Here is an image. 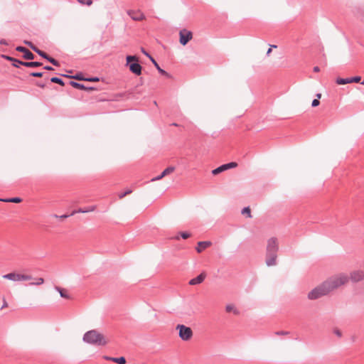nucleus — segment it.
Returning a JSON list of instances; mask_svg holds the SVG:
<instances>
[{"label": "nucleus", "instance_id": "obj_1", "mask_svg": "<svg viewBox=\"0 0 364 364\" xmlns=\"http://www.w3.org/2000/svg\"><path fill=\"white\" fill-rule=\"evenodd\" d=\"M348 282V275L343 273L335 274L325 281L330 292L347 284Z\"/></svg>", "mask_w": 364, "mask_h": 364}, {"label": "nucleus", "instance_id": "obj_2", "mask_svg": "<svg viewBox=\"0 0 364 364\" xmlns=\"http://www.w3.org/2000/svg\"><path fill=\"white\" fill-rule=\"evenodd\" d=\"M83 341L87 343L98 346H105L109 343V340L96 330L86 332L83 336Z\"/></svg>", "mask_w": 364, "mask_h": 364}, {"label": "nucleus", "instance_id": "obj_3", "mask_svg": "<svg viewBox=\"0 0 364 364\" xmlns=\"http://www.w3.org/2000/svg\"><path fill=\"white\" fill-rule=\"evenodd\" d=\"M125 65L129 71L136 75L141 74L142 67L139 63V58L136 55H127Z\"/></svg>", "mask_w": 364, "mask_h": 364}, {"label": "nucleus", "instance_id": "obj_4", "mask_svg": "<svg viewBox=\"0 0 364 364\" xmlns=\"http://www.w3.org/2000/svg\"><path fill=\"white\" fill-rule=\"evenodd\" d=\"M4 279L13 282H29L33 279L31 274H26L23 272L14 271L2 276Z\"/></svg>", "mask_w": 364, "mask_h": 364}, {"label": "nucleus", "instance_id": "obj_5", "mask_svg": "<svg viewBox=\"0 0 364 364\" xmlns=\"http://www.w3.org/2000/svg\"><path fill=\"white\" fill-rule=\"evenodd\" d=\"M330 293L325 282L313 289L308 294V298L311 300L317 299Z\"/></svg>", "mask_w": 364, "mask_h": 364}, {"label": "nucleus", "instance_id": "obj_6", "mask_svg": "<svg viewBox=\"0 0 364 364\" xmlns=\"http://www.w3.org/2000/svg\"><path fill=\"white\" fill-rule=\"evenodd\" d=\"M176 329L178 331L179 338L183 341H190L193 336L192 329L183 324H178Z\"/></svg>", "mask_w": 364, "mask_h": 364}, {"label": "nucleus", "instance_id": "obj_7", "mask_svg": "<svg viewBox=\"0 0 364 364\" xmlns=\"http://www.w3.org/2000/svg\"><path fill=\"white\" fill-rule=\"evenodd\" d=\"M279 249V240L277 237H271L267 240L266 252H278Z\"/></svg>", "mask_w": 364, "mask_h": 364}, {"label": "nucleus", "instance_id": "obj_8", "mask_svg": "<svg viewBox=\"0 0 364 364\" xmlns=\"http://www.w3.org/2000/svg\"><path fill=\"white\" fill-rule=\"evenodd\" d=\"M277 252H265V263L268 267H273L277 265Z\"/></svg>", "mask_w": 364, "mask_h": 364}, {"label": "nucleus", "instance_id": "obj_9", "mask_svg": "<svg viewBox=\"0 0 364 364\" xmlns=\"http://www.w3.org/2000/svg\"><path fill=\"white\" fill-rule=\"evenodd\" d=\"M180 36V43L183 46L187 44V43L191 41L193 38V33L191 31H188L186 29H183L179 32Z\"/></svg>", "mask_w": 364, "mask_h": 364}, {"label": "nucleus", "instance_id": "obj_10", "mask_svg": "<svg viewBox=\"0 0 364 364\" xmlns=\"http://www.w3.org/2000/svg\"><path fill=\"white\" fill-rule=\"evenodd\" d=\"M349 279L353 282H359L364 279V271L363 270H355L350 273L348 276Z\"/></svg>", "mask_w": 364, "mask_h": 364}, {"label": "nucleus", "instance_id": "obj_11", "mask_svg": "<svg viewBox=\"0 0 364 364\" xmlns=\"http://www.w3.org/2000/svg\"><path fill=\"white\" fill-rule=\"evenodd\" d=\"M127 14L134 21H142L145 18L144 14L139 10H129L127 11Z\"/></svg>", "mask_w": 364, "mask_h": 364}, {"label": "nucleus", "instance_id": "obj_12", "mask_svg": "<svg viewBox=\"0 0 364 364\" xmlns=\"http://www.w3.org/2000/svg\"><path fill=\"white\" fill-rule=\"evenodd\" d=\"M205 277H206V274L205 272H202L198 277L191 279L189 281V284L190 285L199 284L202 283L204 281Z\"/></svg>", "mask_w": 364, "mask_h": 364}, {"label": "nucleus", "instance_id": "obj_13", "mask_svg": "<svg viewBox=\"0 0 364 364\" xmlns=\"http://www.w3.org/2000/svg\"><path fill=\"white\" fill-rule=\"evenodd\" d=\"M16 50L23 53V58L25 59L32 60L34 58L33 54L24 47L18 46L16 48Z\"/></svg>", "mask_w": 364, "mask_h": 364}, {"label": "nucleus", "instance_id": "obj_14", "mask_svg": "<svg viewBox=\"0 0 364 364\" xmlns=\"http://www.w3.org/2000/svg\"><path fill=\"white\" fill-rule=\"evenodd\" d=\"M211 245V242L208 241L199 242L196 247V251L200 253L203 252L205 249L210 247Z\"/></svg>", "mask_w": 364, "mask_h": 364}, {"label": "nucleus", "instance_id": "obj_15", "mask_svg": "<svg viewBox=\"0 0 364 364\" xmlns=\"http://www.w3.org/2000/svg\"><path fill=\"white\" fill-rule=\"evenodd\" d=\"M225 311L228 313H232L234 315H239L240 311L234 304H230L226 305Z\"/></svg>", "mask_w": 364, "mask_h": 364}, {"label": "nucleus", "instance_id": "obj_16", "mask_svg": "<svg viewBox=\"0 0 364 364\" xmlns=\"http://www.w3.org/2000/svg\"><path fill=\"white\" fill-rule=\"evenodd\" d=\"M18 64H21L26 67H38L42 65L41 63L39 62H22L20 60H16Z\"/></svg>", "mask_w": 364, "mask_h": 364}, {"label": "nucleus", "instance_id": "obj_17", "mask_svg": "<svg viewBox=\"0 0 364 364\" xmlns=\"http://www.w3.org/2000/svg\"><path fill=\"white\" fill-rule=\"evenodd\" d=\"M55 289L60 293V296L63 297V298H65V299H70V295H69V293H68V291L65 289H62L60 287H55Z\"/></svg>", "mask_w": 364, "mask_h": 364}, {"label": "nucleus", "instance_id": "obj_18", "mask_svg": "<svg viewBox=\"0 0 364 364\" xmlns=\"http://www.w3.org/2000/svg\"><path fill=\"white\" fill-rule=\"evenodd\" d=\"M150 60L153 63L154 66L156 68V69L159 70V73H161L162 75H168V73L159 67V64L156 63V61L152 57H150Z\"/></svg>", "mask_w": 364, "mask_h": 364}, {"label": "nucleus", "instance_id": "obj_19", "mask_svg": "<svg viewBox=\"0 0 364 364\" xmlns=\"http://www.w3.org/2000/svg\"><path fill=\"white\" fill-rule=\"evenodd\" d=\"M336 83L338 85H346V84H348V83H350V78H341V77H338L336 79Z\"/></svg>", "mask_w": 364, "mask_h": 364}, {"label": "nucleus", "instance_id": "obj_20", "mask_svg": "<svg viewBox=\"0 0 364 364\" xmlns=\"http://www.w3.org/2000/svg\"><path fill=\"white\" fill-rule=\"evenodd\" d=\"M175 170V168L173 166H169L166 168L163 172H162V176H166L171 173H173Z\"/></svg>", "mask_w": 364, "mask_h": 364}, {"label": "nucleus", "instance_id": "obj_21", "mask_svg": "<svg viewBox=\"0 0 364 364\" xmlns=\"http://www.w3.org/2000/svg\"><path fill=\"white\" fill-rule=\"evenodd\" d=\"M112 361L117 363L118 364H125L126 363V359L124 357L114 358L113 359H112Z\"/></svg>", "mask_w": 364, "mask_h": 364}, {"label": "nucleus", "instance_id": "obj_22", "mask_svg": "<svg viewBox=\"0 0 364 364\" xmlns=\"http://www.w3.org/2000/svg\"><path fill=\"white\" fill-rule=\"evenodd\" d=\"M95 209H96V206L92 205V206L89 207L87 209H80L77 212L85 213H88V212H93L95 210Z\"/></svg>", "mask_w": 364, "mask_h": 364}, {"label": "nucleus", "instance_id": "obj_23", "mask_svg": "<svg viewBox=\"0 0 364 364\" xmlns=\"http://www.w3.org/2000/svg\"><path fill=\"white\" fill-rule=\"evenodd\" d=\"M44 283V279L41 277L35 279V281L33 282H31V285H41Z\"/></svg>", "mask_w": 364, "mask_h": 364}, {"label": "nucleus", "instance_id": "obj_24", "mask_svg": "<svg viewBox=\"0 0 364 364\" xmlns=\"http://www.w3.org/2000/svg\"><path fill=\"white\" fill-rule=\"evenodd\" d=\"M223 166L225 167V170H228L229 168H235L237 166V164L236 162H230L226 164H223Z\"/></svg>", "mask_w": 364, "mask_h": 364}, {"label": "nucleus", "instance_id": "obj_25", "mask_svg": "<svg viewBox=\"0 0 364 364\" xmlns=\"http://www.w3.org/2000/svg\"><path fill=\"white\" fill-rule=\"evenodd\" d=\"M224 171H225V167L223 166V165H222V166L218 167L217 168L213 170L212 171V173L213 175H217V174H219V173H220L221 172H223Z\"/></svg>", "mask_w": 364, "mask_h": 364}, {"label": "nucleus", "instance_id": "obj_26", "mask_svg": "<svg viewBox=\"0 0 364 364\" xmlns=\"http://www.w3.org/2000/svg\"><path fill=\"white\" fill-rule=\"evenodd\" d=\"M33 50L35 52H36L38 55L42 56L43 58H44L46 59L48 58V55L46 53H44L43 51L39 50L38 48H33Z\"/></svg>", "mask_w": 364, "mask_h": 364}, {"label": "nucleus", "instance_id": "obj_27", "mask_svg": "<svg viewBox=\"0 0 364 364\" xmlns=\"http://www.w3.org/2000/svg\"><path fill=\"white\" fill-rule=\"evenodd\" d=\"M242 214L246 215L247 217H248L250 218H252L251 210L249 207H246V208H243L242 210Z\"/></svg>", "mask_w": 364, "mask_h": 364}, {"label": "nucleus", "instance_id": "obj_28", "mask_svg": "<svg viewBox=\"0 0 364 364\" xmlns=\"http://www.w3.org/2000/svg\"><path fill=\"white\" fill-rule=\"evenodd\" d=\"M70 85L73 87H75V88H77V89H80V90H83L85 89V87L82 84H80V83H77V82H73V81H71L70 82Z\"/></svg>", "mask_w": 364, "mask_h": 364}, {"label": "nucleus", "instance_id": "obj_29", "mask_svg": "<svg viewBox=\"0 0 364 364\" xmlns=\"http://www.w3.org/2000/svg\"><path fill=\"white\" fill-rule=\"evenodd\" d=\"M50 81L52 82H54V83H58L60 85H64V82H63V80L58 77H53L50 79Z\"/></svg>", "mask_w": 364, "mask_h": 364}, {"label": "nucleus", "instance_id": "obj_30", "mask_svg": "<svg viewBox=\"0 0 364 364\" xmlns=\"http://www.w3.org/2000/svg\"><path fill=\"white\" fill-rule=\"evenodd\" d=\"M77 1L82 5L86 4L87 6H91L92 4V0H77Z\"/></svg>", "mask_w": 364, "mask_h": 364}, {"label": "nucleus", "instance_id": "obj_31", "mask_svg": "<svg viewBox=\"0 0 364 364\" xmlns=\"http://www.w3.org/2000/svg\"><path fill=\"white\" fill-rule=\"evenodd\" d=\"M333 333L336 335L338 338H341L343 336L342 331L338 328L333 329Z\"/></svg>", "mask_w": 364, "mask_h": 364}, {"label": "nucleus", "instance_id": "obj_32", "mask_svg": "<svg viewBox=\"0 0 364 364\" xmlns=\"http://www.w3.org/2000/svg\"><path fill=\"white\" fill-rule=\"evenodd\" d=\"M350 83H353V82H360V80H361V77L360 76H355V77H350Z\"/></svg>", "mask_w": 364, "mask_h": 364}, {"label": "nucleus", "instance_id": "obj_33", "mask_svg": "<svg viewBox=\"0 0 364 364\" xmlns=\"http://www.w3.org/2000/svg\"><path fill=\"white\" fill-rule=\"evenodd\" d=\"M47 60L51 63L53 65H55V66H59V63L55 60L54 58H50L48 56V58H47Z\"/></svg>", "mask_w": 364, "mask_h": 364}, {"label": "nucleus", "instance_id": "obj_34", "mask_svg": "<svg viewBox=\"0 0 364 364\" xmlns=\"http://www.w3.org/2000/svg\"><path fill=\"white\" fill-rule=\"evenodd\" d=\"M132 193V191L131 190H127V191H125L124 193H120L119 195V198L120 199L123 198L124 197H125L127 195H129Z\"/></svg>", "mask_w": 364, "mask_h": 364}, {"label": "nucleus", "instance_id": "obj_35", "mask_svg": "<svg viewBox=\"0 0 364 364\" xmlns=\"http://www.w3.org/2000/svg\"><path fill=\"white\" fill-rule=\"evenodd\" d=\"M10 201H11V203H21L22 201V200L20 198H10Z\"/></svg>", "mask_w": 364, "mask_h": 364}, {"label": "nucleus", "instance_id": "obj_36", "mask_svg": "<svg viewBox=\"0 0 364 364\" xmlns=\"http://www.w3.org/2000/svg\"><path fill=\"white\" fill-rule=\"evenodd\" d=\"M31 75L33 76V77H41L43 76V73H31Z\"/></svg>", "mask_w": 364, "mask_h": 364}, {"label": "nucleus", "instance_id": "obj_37", "mask_svg": "<svg viewBox=\"0 0 364 364\" xmlns=\"http://www.w3.org/2000/svg\"><path fill=\"white\" fill-rule=\"evenodd\" d=\"M319 100L318 99H315L313 100L311 105L312 107H317L318 105H319Z\"/></svg>", "mask_w": 364, "mask_h": 364}, {"label": "nucleus", "instance_id": "obj_38", "mask_svg": "<svg viewBox=\"0 0 364 364\" xmlns=\"http://www.w3.org/2000/svg\"><path fill=\"white\" fill-rule=\"evenodd\" d=\"M8 307V303L7 301H6L5 298H3V305L1 308V309H4L5 308H7Z\"/></svg>", "mask_w": 364, "mask_h": 364}, {"label": "nucleus", "instance_id": "obj_39", "mask_svg": "<svg viewBox=\"0 0 364 364\" xmlns=\"http://www.w3.org/2000/svg\"><path fill=\"white\" fill-rule=\"evenodd\" d=\"M181 235L183 239H187L190 237L191 235L188 232H181Z\"/></svg>", "mask_w": 364, "mask_h": 364}, {"label": "nucleus", "instance_id": "obj_40", "mask_svg": "<svg viewBox=\"0 0 364 364\" xmlns=\"http://www.w3.org/2000/svg\"><path fill=\"white\" fill-rule=\"evenodd\" d=\"M26 45H28L33 50V48H36L31 42L30 41H25L24 42Z\"/></svg>", "mask_w": 364, "mask_h": 364}, {"label": "nucleus", "instance_id": "obj_41", "mask_svg": "<svg viewBox=\"0 0 364 364\" xmlns=\"http://www.w3.org/2000/svg\"><path fill=\"white\" fill-rule=\"evenodd\" d=\"M164 176H162V173H161V175L158 176L156 178H154L151 181H159V180H161V178H163Z\"/></svg>", "mask_w": 364, "mask_h": 364}, {"label": "nucleus", "instance_id": "obj_42", "mask_svg": "<svg viewBox=\"0 0 364 364\" xmlns=\"http://www.w3.org/2000/svg\"><path fill=\"white\" fill-rule=\"evenodd\" d=\"M141 52L145 55H146L149 59H150V57H151L144 48H141Z\"/></svg>", "mask_w": 364, "mask_h": 364}, {"label": "nucleus", "instance_id": "obj_43", "mask_svg": "<svg viewBox=\"0 0 364 364\" xmlns=\"http://www.w3.org/2000/svg\"><path fill=\"white\" fill-rule=\"evenodd\" d=\"M4 57L6 59H7V60H10V61L16 62V59H14V58H11V57H9V56H4Z\"/></svg>", "mask_w": 364, "mask_h": 364}, {"label": "nucleus", "instance_id": "obj_44", "mask_svg": "<svg viewBox=\"0 0 364 364\" xmlns=\"http://www.w3.org/2000/svg\"><path fill=\"white\" fill-rule=\"evenodd\" d=\"M277 46H271V47L268 49L267 52V55H269L270 53L272 52V48H276Z\"/></svg>", "mask_w": 364, "mask_h": 364}, {"label": "nucleus", "instance_id": "obj_45", "mask_svg": "<svg viewBox=\"0 0 364 364\" xmlns=\"http://www.w3.org/2000/svg\"><path fill=\"white\" fill-rule=\"evenodd\" d=\"M1 201L6 202V203H11L10 198L6 199H0Z\"/></svg>", "mask_w": 364, "mask_h": 364}, {"label": "nucleus", "instance_id": "obj_46", "mask_svg": "<svg viewBox=\"0 0 364 364\" xmlns=\"http://www.w3.org/2000/svg\"><path fill=\"white\" fill-rule=\"evenodd\" d=\"M314 71L318 73L320 71V68L318 66H316L314 68Z\"/></svg>", "mask_w": 364, "mask_h": 364}, {"label": "nucleus", "instance_id": "obj_47", "mask_svg": "<svg viewBox=\"0 0 364 364\" xmlns=\"http://www.w3.org/2000/svg\"><path fill=\"white\" fill-rule=\"evenodd\" d=\"M89 81H93V82H96V81H99V79L95 77V78H91V79H89L88 80Z\"/></svg>", "mask_w": 364, "mask_h": 364}, {"label": "nucleus", "instance_id": "obj_48", "mask_svg": "<svg viewBox=\"0 0 364 364\" xmlns=\"http://www.w3.org/2000/svg\"><path fill=\"white\" fill-rule=\"evenodd\" d=\"M277 334H278V335H286V334H287V333L284 332V331H281V332H277Z\"/></svg>", "mask_w": 364, "mask_h": 364}, {"label": "nucleus", "instance_id": "obj_49", "mask_svg": "<svg viewBox=\"0 0 364 364\" xmlns=\"http://www.w3.org/2000/svg\"><path fill=\"white\" fill-rule=\"evenodd\" d=\"M44 68L46 70H53V68L50 67V66H46Z\"/></svg>", "mask_w": 364, "mask_h": 364}, {"label": "nucleus", "instance_id": "obj_50", "mask_svg": "<svg viewBox=\"0 0 364 364\" xmlns=\"http://www.w3.org/2000/svg\"><path fill=\"white\" fill-rule=\"evenodd\" d=\"M104 358L107 360H112V359H113L114 358H112V357H108V356H105Z\"/></svg>", "mask_w": 364, "mask_h": 364}, {"label": "nucleus", "instance_id": "obj_51", "mask_svg": "<svg viewBox=\"0 0 364 364\" xmlns=\"http://www.w3.org/2000/svg\"><path fill=\"white\" fill-rule=\"evenodd\" d=\"M13 65L14 66L18 68L21 64H18L17 62H14Z\"/></svg>", "mask_w": 364, "mask_h": 364}, {"label": "nucleus", "instance_id": "obj_52", "mask_svg": "<svg viewBox=\"0 0 364 364\" xmlns=\"http://www.w3.org/2000/svg\"><path fill=\"white\" fill-rule=\"evenodd\" d=\"M36 85H37L38 86H39V87H42V88H43V87H45V85H43V84L37 83Z\"/></svg>", "mask_w": 364, "mask_h": 364}, {"label": "nucleus", "instance_id": "obj_53", "mask_svg": "<svg viewBox=\"0 0 364 364\" xmlns=\"http://www.w3.org/2000/svg\"><path fill=\"white\" fill-rule=\"evenodd\" d=\"M316 97H317L318 100L320 99L321 97V93L317 94Z\"/></svg>", "mask_w": 364, "mask_h": 364}, {"label": "nucleus", "instance_id": "obj_54", "mask_svg": "<svg viewBox=\"0 0 364 364\" xmlns=\"http://www.w3.org/2000/svg\"><path fill=\"white\" fill-rule=\"evenodd\" d=\"M0 43H1V44H6V41H5V40H1V41H0Z\"/></svg>", "mask_w": 364, "mask_h": 364}, {"label": "nucleus", "instance_id": "obj_55", "mask_svg": "<svg viewBox=\"0 0 364 364\" xmlns=\"http://www.w3.org/2000/svg\"><path fill=\"white\" fill-rule=\"evenodd\" d=\"M74 78L77 79V80H82V78L78 75L74 77Z\"/></svg>", "mask_w": 364, "mask_h": 364}]
</instances>
